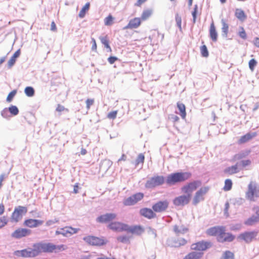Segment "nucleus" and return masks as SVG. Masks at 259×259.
<instances>
[{
	"label": "nucleus",
	"mask_w": 259,
	"mask_h": 259,
	"mask_svg": "<svg viewBox=\"0 0 259 259\" xmlns=\"http://www.w3.org/2000/svg\"><path fill=\"white\" fill-rule=\"evenodd\" d=\"M206 234L209 236H215L218 242H231L235 239V236L230 232H226V228L223 226H216L207 229Z\"/></svg>",
	"instance_id": "obj_1"
},
{
	"label": "nucleus",
	"mask_w": 259,
	"mask_h": 259,
	"mask_svg": "<svg viewBox=\"0 0 259 259\" xmlns=\"http://www.w3.org/2000/svg\"><path fill=\"white\" fill-rule=\"evenodd\" d=\"M36 246L39 255L41 253H52L58 252L59 251L65 250L67 249V246L64 244L56 245L51 243L38 242L36 243Z\"/></svg>",
	"instance_id": "obj_2"
},
{
	"label": "nucleus",
	"mask_w": 259,
	"mask_h": 259,
	"mask_svg": "<svg viewBox=\"0 0 259 259\" xmlns=\"http://www.w3.org/2000/svg\"><path fill=\"white\" fill-rule=\"evenodd\" d=\"M191 174L188 172H178L168 175L166 179V183L168 185H174L177 183L185 182L190 178Z\"/></svg>",
	"instance_id": "obj_3"
},
{
	"label": "nucleus",
	"mask_w": 259,
	"mask_h": 259,
	"mask_svg": "<svg viewBox=\"0 0 259 259\" xmlns=\"http://www.w3.org/2000/svg\"><path fill=\"white\" fill-rule=\"evenodd\" d=\"M201 185V182L199 180L193 181L187 183L181 188V192L187 196H190L192 199V194Z\"/></svg>",
	"instance_id": "obj_4"
},
{
	"label": "nucleus",
	"mask_w": 259,
	"mask_h": 259,
	"mask_svg": "<svg viewBox=\"0 0 259 259\" xmlns=\"http://www.w3.org/2000/svg\"><path fill=\"white\" fill-rule=\"evenodd\" d=\"M251 161L249 159L242 160L240 162H237L235 165L228 167L224 170V172L227 175H232L238 172L241 167H245L250 165Z\"/></svg>",
	"instance_id": "obj_5"
},
{
	"label": "nucleus",
	"mask_w": 259,
	"mask_h": 259,
	"mask_svg": "<svg viewBox=\"0 0 259 259\" xmlns=\"http://www.w3.org/2000/svg\"><path fill=\"white\" fill-rule=\"evenodd\" d=\"M245 196L247 199L252 201H254L255 198L259 197V187L255 183L252 181L249 183Z\"/></svg>",
	"instance_id": "obj_6"
},
{
	"label": "nucleus",
	"mask_w": 259,
	"mask_h": 259,
	"mask_svg": "<svg viewBox=\"0 0 259 259\" xmlns=\"http://www.w3.org/2000/svg\"><path fill=\"white\" fill-rule=\"evenodd\" d=\"M14 254L17 256L26 258L34 257L38 255L35 243L33 244L32 248L15 251Z\"/></svg>",
	"instance_id": "obj_7"
},
{
	"label": "nucleus",
	"mask_w": 259,
	"mask_h": 259,
	"mask_svg": "<svg viewBox=\"0 0 259 259\" xmlns=\"http://www.w3.org/2000/svg\"><path fill=\"white\" fill-rule=\"evenodd\" d=\"M27 212V208L25 206H18L15 208L11 216V221L13 223H18L24 215Z\"/></svg>",
	"instance_id": "obj_8"
},
{
	"label": "nucleus",
	"mask_w": 259,
	"mask_h": 259,
	"mask_svg": "<svg viewBox=\"0 0 259 259\" xmlns=\"http://www.w3.org/2000/svg\"><path fill=\"white\" fill-rule=\"evenodd\" d=\"M83 240L89 245L92 246H101L104 245L108 242L104 237H98L94 236H88L83 237Z\"/></svg>",
	"instance_id": "obj_9"
},
{
	"label": "nucleus",
	"mask_w": 259,
	"mask_h": 259,
	"mask_svg": "<svg viewBox=\"0 0 259 259\" xmlns=\"http://www.w3.org/2000/svg\"><path fill=\"white\" fill-rule=\"evenodd\" d=\"M166 181L163 176H155L149 179L145 183V187L150 189L153 188L163 185Z\"/></svg>",
	"instance_id": "obj_10"
},
{
	"label": "nucleus",
	"mask_w": 259,
	"mask_h": 259,
	"mask_svg": "<svg viewBox=\"0 0 259 259\" xmlns=\"http://www.w3.org/2000/svg\"><path fill=\"white\" fill-rule=\"evenodd\" d=\"M209 190V187L208 186L201 187L195 192L192 198V204L196 205L200 202L204 200V196L207 194Z\"/></svg>",
	"instance_id": "obj_11"
},
{
	"label": "nucleus",
	"mask_w": 259,
	"mask_h": 259,
	"mask_svg": "<svg viewBox=\"0 0 259 259\" xmlns=\"http://www.w3.org/2000/svg\"><path fill=\"white\" fill-rule=\"evenodd\" d=\"M212 246L210 241L202 240L196 243H192L191 245V249L197 252H201L206 250Z\"/></svg>",
	"instance_id": "obj_12"
},
{
	"label": "nucleus",
	"mask_w": 259,
	"mask_h": 259,
	"mask_svg": "<svg viewBox=\"0 0 259 259\" xmlns=\"http://www.w3.org/2000/svg\"><path fill=\"white\" fill-rule=\"evenodd\" d=\"M108 227L115 232L127 231L129 230V226L127 224L119 222H111Z\"/></svg>",
	"instance_id": "obj_13"
},
{
	"label": "nucleus",
	"mask_w": 259,
	"mask_h": 259,
	"mask_svg": "<svg viewBox=\"0 0 259 259\" xmlns=\"http://www.w3.org/2000/svg\"><path fill=\"white\" fill-rule=\"evenodd\" d=\"M191 198L190 196H187L183 194V195L179 196L175 198L173 200V204L177 206H184L189 203Z\"/></svg>",
	"instance_id": "obj_14"
},
{
	"label": "nucleus",
	"mask_w": 259,
	"mask_h": 259,
	"mask_svg": "<svg viewBox=\"0 0 259 259\" xmlns=\"http://www.w3.org/2000/svg\"><path fill=\"white\" fill-rule=\"evenodd\" d=\"M31 231L26 228H19L16 229L12 234L11 237L15 239H20L30 235Z\"/></svg>",
	"instance_id": "obj_15"
},
{
	"label": "nucleus",
	"mask_w": 259,
	"mask_h": 259,
	"mask_svg": "<svg viewBox=\"0 0 259 259\" xmlns=\"http://www.w3.org/2000/svg\"><path fill=\"white\" fill-rule=\"evenodd\" d=\"M257 233V231L245 232L240 234L238 238L248 243L255 239Z\"/></svg>",
	"instance_id": "obj_16"
},
{
	"label": "nucleus",
	"mask_w": 259,
	"mask_h": 259,
	"mask_svg": "<svg viewBox=\"0 0 259 259\" xmlns=\"http://www.w3.org/2000/svg\"><path fill=\"white\" fill-rule=\"evenodd\" d=\"M78 230V229L73 228L71 227H66L60 229V230L56 231L55 234L57 235H62L64 236L68 237L76 233Z\"/></svg>",
	"instance_id": "obj_17"
},
{
	"label": "nucleus",
	"mask_w": 259,
	"mask_h": 259,
	"mask_svg": "<svg viewBox=\"0 0 259 259\" xmlns=\"http://www.w3.org/2000/svg\"><path fill=\"white\" fill-rule=\"evenodd\" d=\"M169 203L167 200L159 201L152 206V209L156 212L164 211L168 208Z\"/></svg>",
	"instance_id": "obj_18"
},
{
	"label": "nucleus",
	"mask_w": 259,
	"mask_h": 259,
	"mask_svg": "<svg viewBox=\"0 0 259 259\" xmlns=\"http://www.w3.org/2000/svg\"><path fill=\"white\" fill-rule=\"evenodd\" d=\"M116 218L115 213H109L100 215L96 219V221L100 223H107L114 220Z\"/></svg>",
	"instance_id": "obj_19"
},
{
	"label": "nucleus",
	"mask_w": 259,
	"mask_h": 259,
	"mask_svg": "<svg viewBox=\"0 0 259 259\" xmlns=\"http://www.w3.org/2000/svg\"><path fill=\"white\" fill-rule=\"evenodd\" d=\"M44 223V221L39 220L29 219L24 221L23 225L27 227L33 228L37 227L41 225Z\"/></svg>",
	"instance_id": "obj_20"
},
{
	"label": "nucleus",
	"mask_w": 259,
	"mask_h": 259,
	"mask_svg": "<svg viewBox=\"0 0 259 259\" xmlns=\"http://www.w3.org/2000/svg\"><path fill=\"white\" fill-rule=\"evenodd\" d=\"M141 20L139 17H135L130 20L128 23L123 29H135L139 27L141 24Z\"/></svg>",
	"instance_id": "obj_21"
},
{
	"label": "nucleus",
	"mask_w": 259,
	"mask_h": 259,
	"mask_svg": "<svg viewBox=\"0 0 259 259\" xmlns=\"http://www.w3.org/2000/svg\"><path fill=\"white\" fill-rule=\"evenodd\" d=\"M140 213L141 215L149 219L154 218L156 217V214L154 213L153 210L150 208H144L140 210Z\"/></svg>",
	"instance_id": "obj_22"
},
{
	"label": "nucleus",
	"mask_w": 259,
	"mask_h": 259,
	"mask_svg": "<svg viewBox=\"0 0 259 259\" xmlns=\"http://www.w3.org/2000/svg\"><path fill=\"white\" fill-rule=\"evenodd\" d=\"M209 33L211 39L214 42L217 41L218 34L213 21H212L210 25Z\"/></svg>",
	"instance_id": "obj_23"
},
{
	"label": "nucleus",
	"mask_w": 259,
	"mask_h": 259,
	"mask_svg": "<svg viewBox=\"0 0 259 259\" xmlns=\"http://www.w3.org/2000/svg\"><path fill=\"white\" fill-rule=\"evenodd\" d=\"M174 231L178 236H180L188 233L189 229L184 225H175L174 227Z\"/></svg>",
	"instance_id": "obj_24"
},
{
	"label": "nucleus",
	"mask_w": 259,
	"mask_h": 259,
	"mask_svg": "<svg viewBox=\"0 0 259 259\" xmlns=\"http://www.w3.org/2000/svg\"><path fill=\"white\" fill-rule=\"evenodd\" d=\"M257 135L256 133H247L245 135L241 137L240 139L238 140V143L239 144H242L245 143L250 140H251L253 138L255 137Z\"/></svg>",
	"instance_id": "obj_25"
},
{
	"label": "nucleus",
	"mask_w": 259,
	"mask_h": 259,
	"mask_svg": "<svg viewBox=\"0 0 259 259\" xmlns=\"http://www.w3.org/2000/svg\"><path fill=\"white\" fill-rule=\"evenodd\" d=\"M203 255V252L194 251L188 253L183 259H200Z\"/></svg>",
	"instance_id": "obj_26"
},
{
	"label": "nucleus",
	"mask_w": 259,
	"mask_h": 259,
	"mask_svg": "<svg viewBox=\"0 0 259 259\" xmlns=\"http://www.w3.org/2000/svg\"><path fill=\"white\" fill-rule=\"evenodd\" d=\"M131 233L137 235H140L145 231V229L141 226H134L132 228L129 227L128 231Z\"/></svg>",
	"instance_id": "obj_27"
},
{
	"label": "nucleus",
	"mask_w": 259,
	"mask_h": 259,
	"mask_svg": "<svg viewBox=\"0 0 259 259\" xmlns=\"http://www.w3.org/2000/svg\"><path fill=\"white\" fill-rule=\"evenodd\" d=\"M235 17L240 21L243 22L246 18L247 16L244 11L241 9H236L235 12Z\"/></svg>",
	"instance_id": "obj_28"
},
{
	"label": "nucleus",
	"mask_w": 259,
	"mask_h": 259,
	"mask_svg": "<svg viewBox=\"0 0 259 259\" xmlns=\"http://www.w3.org/2000/svg\"><path fill=\"white\" fill-rule=\"evenodd\" d=\"M177 107L179 110V114L183 119H185L186 117V111L185 105L180 102H178L177 104Z\"/></svg>",
	"instance_id": "obj_29"
},
{
	"label": "nucleus",
	"mask_w": 259,
	"mask_h": 259,
	"mask_svg": "<svg viewBox=\"0 0 259 259\" xmlns=\"http://www.w3.org/2000/svg\"><path fill=\"white\" fill-rule=\"evenodd\" d=\"M20 50H18L15 52L12 57L9 60L8 65L9 68L12 67L14 65L16 62V59L20 56Z\"/></svg>",
	"instance_id": "obj_30"
},
{
	"label": "nucleus",
	"mask_w": 259,
	"mask_h": 259,
	"mask_svg": "<svg viewBox=\"0 0 259 259\" xmlns=\"http://www.w3.org/2000/svg\"><path fill=\"white\" fill-rule=\"evenodd\" d=\"M259 222V218L258 217L252 215L250 218H248L247 220H246L244 224L248 226H252L254 225V224L257 223Z\"/></svg>",
	"instance_id": "obj_31"
},
{
	"label": "nucleus",
	"mask_w": 259,
	"mask_h": 259,
	"mask_svg": "<svg viewBox=\"0 0 259 259\" xmlns=\"http://www.w3.org/2000/svg\"><path fill=\"white\" fill-rule=\"evenodd\" d=\"M90 3L88 2L85 4V5L82 8L78 14V16L79 18H83L85 16L86 13L90 9Z\"/></svg>",
	"instance_id": "obj_32"
},
{
	"label": "nucleus",
	"mask_w": 259,
	"mask_h": 259,
	"mask_svg": "<svg viewBox=\"0 0 259 259\" xmlns=\"http://www.w3.org/2000/svg\"><path fill=\"white\" fill-rule=\"evenodd\" d=\"M220 259H235V254L230 250H226L223 252Z\"/></svg>",
	"instance_id": "obj_33"
},
{
	"label": "nucleus",
	"mask_w": 259,
	"mask_h": 259,
	"mask_svg": "<svg viewBox=\"0 0 259 259\" xmlns=\"http://www.w3.org/2000/svg\"><path fill=\"white\" fill-rule=\"evenodd\" d=\"M188 242V240L184 238H179L175 240L174 242V246L175 247H179L181 246H183L186 244Z\"/></svg>",
	"instance_id": "obj_34"
},
{
	"label": "nucleus",
	"mask_w": 259,
	"mask_h": 259,
	"mask_svg": "<svg viewBox=\"0 0 259 259\" xmlns=\"http://www.w3.org/2000/svg\"><path fill=\"white\" fill-rule=\"evenodd\" d=\"M152 14V10L150 9H147L143 11L142 15L141 20L143 21H145L149 19Z\"/></svg>",
	"instance_id": "obj_35"
},
{
	"label": "nucleus",
	"mask_w": 259,
	"mask_h": 259,
	"mask_svg": "<svg viewBox=\"0 0 259 259\" xmlns=\"http://www.w3.org/2000/svg\"><path fill=\"white\" fill-rule=\"evenodd\" d=\"M115 18L111 14H109L104 20V24L106 26H111L114 22Z\"/></svg>",
	"instance_id": "obj_36"
},
{
	"label": "nucleus",
	"mask_w": 259,
	"mask_h": 259,
	"mask_svg": "<svg viewBox=\"0 0 259 259\" xmlns=\"http://www.w3.org/2000/svg\"><path fill=\"white\" fill-rule=\"evenodd\" d=\"M100 39L101 42L104 45L105 47L109 50V51H111V48L109 45V39L108 36L100 37Z\"/></svg>",
	"instance_id": "obj_37"
},
{
	"label": "nucleus",
	"mask_w": 259,
	"mask_h": 259,
	"mask_svg": "<svg viewBox=\"0 0 259 259\" xmlns=\"http://www.w3.org/2000/svg\"><path fill=\"white\" fill-rule=\"evenodd\" d=\"M232 185H233V183H232L231 180L229 179H226L225 181V184H224V186L223 187V190L225 191H230L232 189Z\"/></svg>",
	"instance_id": "obj_38"
},
{
	"label": "nucleus",
	"mask_w": 259,
	"mask_h": 259,
	"mask_svg": "<svg viewBox=\"0 0 259 259\" xmlns=\"http://www.w3.org/2000/svg\"><path fill=\"white\" fill-rule=\"evenodd\" d=\"M144 194L143 193H137L133 195L132 197H133L134 200L135 201L136 204L139 201L141 200L144 198Z\"/></svg>",
	"instance_id": "obj_39"
},
{
	"label": "nucleus",
	"mask_w": 259,
	"mask_h": 259,
	"mask_svg": "<svg viewBox=\"0 0 259 259\" xmlns=\"http://www.w3.org/2000/svg\"><path fill=\"white\" fill-rule=\"evenodd\" d=\"M24 93L28 97H32L34 95V90L31 87H27L24 90Z\"/></svg>",
	"instance_id": "obj_40"
},
{
	"label": "nucleus",
	"mask_w": 259,
	"mask_h": 259,
	"mask_svg": "<svg viewBox=\"0 0 259 259\" xmlns=\"http://www.w3.org/2000/svg\"><path fill=\"white\" fill-rule=\"evenodd\" d=\"M123 203L125 206L133 205L136 204L132 196L124 199Z\"/></svg>",
	"instance_id": "obj_41"
},
{
	"label": "nucleus",
	"mask_w": 259,
	"mask_h": 259,
	"mask_svg": "<svg viewBox=\"0 0 259 259\" xmlns=\"http://www.w3.org/2000/svg\"><path fill=\"white\" fill-rule=\"evenodd\" d=\"M238 34L243 39H246L247 38L246 33L243 27H239V31L238 32Z\"/></svg>",
	"instance_id": "obj_42"
},
{
	"label": "nucleus",
	"mask_w": 259,
	"mask_h": 259,
	"mask_svg": "<svg viewBox=\"0 0 259 259\" xmlns=\"http://www.w3.org/2000/svg\"><path fill=\"white\" fill-rule=\"evenodd\" d=\"M200 52L201 55L204 57H207L208 56V51L205 45H203L200 47Z\"/></svg>",
	"instance_id": "obj_43"
},
{
	"label": "nucleus",
	"mask_w": 259,
	"mask_h": 259,
	"mask_svg": "<svg viewBox=\"0 0 259 259\" xmlns=\"http://www.w3.org/2000/svg\"><path fill=\"white\" fill-rule=\"evenodd\" d=\"M8 222V219L6 216L0 217V229L5 227Z\"/></svg>",
	"instance_id": "obj_44"
},
{
	"label": "nucleus",
	"mask_w": 259,
	"mask_h": 259,
	"mask_svg": "<svg viewBox=\"0 0 259 259\" xmlns=\"http://www.w3.org/2000/svg\"><path fill=\"white\" fill-rule=\"evenodd\" d=\"M8 110L10 111V112L13 115H16L19 113V110L16 106H13V105L11 106L9 108Z\"/></svg>",
	"instance_id": "obj_45"
},
{
	"label": "nucleus",
	"mask_w": 259,
	"mask_h": 259,
	"mask_svg": "<svg viewBox=\"0 0 259 259\" xmlns=\"http://www.w3.org/2000/svg\"><path fill=\"white\" fill-rule=\"evenodd\" d=\"M144 160L145 156L144 154L142 153L139 154L136 160V165H139L140 163L143 164L144 162Z\"/></svg>",
	"instance_id": "obj_46"
},
{
	"label": "nucleus",
	"mask_w": 259,
	"mask_h": 259,
	"mask_svg": "<svg viewBox=\"0 0 259 259\" xmlns=\"http://www.w3.org/2000/svg\"><path fill=\"white\" fill-rule=\"evenodd\" d=\"M16 94H17V90H14L12 91V92H11L8 94V95L7 96V101L8 102H11Z\"/></svg>",
	"instance_id": "obj_47"
},
{
	"label": "nucleus",
	"mask_w": 259,
	"mask_h": 259,
	"mask_svg": "<svg viewBox=\"0 0 259 259\" xmlns=\"http://www.w3.org/2000/svg\"><path fill=\"white\" fill-rule=\"evenodd\" d=\"M197 13H198V6L197 5H195L194 6V10L192 12V15L193 16V23H195L196 22Z\"/></svg>",
	"instance_id": "obj_48"
},
{
	"label": "nucleus",
	"mask_w": 259,
	"mask_h": 259,
	"mask_svg": "<svg viewBox=\"0 0 259 259\" xmlns=\"http://www.w3.org/2000/svg\"><path fill=\"white\" fill-rule=\"evenodd\" d=\"M257 64V62L254 59H252L249 61V69L253 71L254 69L255 66Z\"/></svg>",
	"instance_id": "obj_49"
},
{
	"label": "nucleus",
	"mask_w": 259,
	"mask_h": 259,
	"mask_svg": "<svg viewBox=\"0 0 259 259\" xmlns=\"http://www.w3.org/2000/svg\"><path fill=\"white\" fill-rule=\"evenodd\" d=\"M245 156H246V155L243 153L236 154L235 155H234V156L233 157V160L236 161V160H240V159L243 158L244 157H245Z\"/></svg>",
	"instance_id": "obj_50"
},
{
	"label": "nucleus",
	"mask_w": 259,
	"mask_h": 259,
	"mask_svg": "<svg viewBox=\"0 0 259 259\" xmlns=\"http://www.w3.org/2000/svg\"><path fill=\"white\" fill-rule=\"evenodd\" d=\"M245 156H246V155L243 153L236 154L235 155H234V156L233 157V160L236 161V160H240V159L243 158L244 157H245Z\"/></svg>",
	"instance_id": "obj_51"
},
{
	"label": "nucleus",
	"mask_w": 259,
	"mask_h": 259,
	"mask_svg": "<svg viewBox=\"0 0 259 259\" xmlns=\"http://www.w3.org/2000/svg\"><path fill=\"white\" fill-rule=\"evenodd\" d=\"M176 21L177 24L179 28L181 29L182 28V18L178 14H177L176 15Z\"/></svg>",
	"instance_id": "obj_52"
},
{
	"label": "nucleus",
	"mask_w": 259,
	"mask_h": 259,
	"mask_svg": "<svg viewBox=\"0 0 259 259\" xmlns=\"http://www.w3.org/2000/svg\"><path fill=\"white\" fill-rule=\"evenodd\" d=\"M117 114V111H113L109 112L107 115V117L109 119H114L116 118Z\"/></svg>",
	"instance_id": "obj_53"
},
{
	"label": "nucleus",
	"mask_w": 259,
	"mask_h": 259,
	"mask_svg": "<svg viewBox=\"0 0 259 259\" xmlns=\"http://www.w3.org/2000/svg\"><path fill=\"white\" fill-rule=\"evenodd\" d=\"M229 26L228 24L225 22L223 23L222 31L225 35H227L228 32Z\"/></svg>",
	"instance_id": "obj_54"
},
{
	"label": "nucleus",
	"mask_w": 259,
	"mask_h": 259,
	"mask_svg": "<svg viewBox=\"0 0 259 259\" xmlns=\"http://www.w3.org/2000/svg\"><path fill=\"white\" fill-rule=\"evenodd\" d=\"M86 105H87V108L88 109H89L91 107V106H92V105H93V104L94 103V99H88L87 100H86Z\"/></svg>",
	"instance_id": "obj_55"
},
{
	"label": "nucleus",
	"mask_w": 259,
	"mask_h": 259,
	"mask_svg": "<svg viewBox=\"0 0 259 259\" xmlns=\"http://www.w3.org/2000/svg\"><path fill=\"white\" fill-rule=\"evenodd\" d=\"M117 240L121 242H126L128 241V238L126 236H120Z\"/></svg>",
	"instance_id": "obj_56"
},
{
	"label": "nucleus",
	"mask_w": 259,
	"mask_h": 259,
	"mask_svg": "<svg viewBox=\"0 0 259 259\" xmlns=\"http://www.w3.org/2000/svg\"><path fill=\"white\" fill-rule=\"evenodd\" d=\"M117 58L116 57L111 56L108 58V61L110 64H113L117 60Z\"/></svg>",
	"instance_id": "obj_57"
},
{
	"label": "nucleus",
	"mask_w": 259,
	"mask_h": 259,
	"mask_svg": "<svg viewBox=\"0 0 259 259\" xmlns=\"http://www.w3.org/2000/svg\"><path fill=\"white\" fill-rule=\"evenodd\" d=\"M56 110L58 112H61L64 110H66L67 111H68L67 109H65L63 106L60 104L58 105L57 107L56 108Z\"/></svg>",
	"instance_id": "obj_58"
},
{
	"label": "nucleus",
	"mask_w": 259,
	"mask_h": 259,
	"mask_svg": "<svg viewBox=\"0 0 259 259\" xmlns=\"http://www.w3.org/2000/svg\"><path fill=\"white\" fill-rule=\"evenodd\" d=\"M253 45L257 48H259V37H255L253 41Z\"/></svg>",
	"instance_id": "obj_59"
},
{
	"label": "nucleus",
	"mask_w": 259,
	"mask_h": 259,
	"mask_svg": "<svg viewBox=\"0 0 259 259\" xmlns=\"http://www.w3.org/2000/svg\"><path fill=\"white\" fill-rule=\"evenodd\" d=\"M51 30L53 31H56L57 30V27L54 21H53L51 23Z\"/></svg>",
	"instance_id": "obj_60"
},
{
	"label": "nucleus",
	"mask_w": 259,
	"mask_h": 259,
	"mask_svg": "<svg viewBox=\"0 0 259 259\" xmlns=\"http://www.w3.org/2000/svg\"><path fill=\"white\" fill-rule=\"evenodd\" d=\"M92 42H93V45H92V50L96 51V50H97V44H96V40H95V39L94 38H93L92 39Z\"/></svg>",
	"instance_id": "obj_61"
},
{
	"label": "nucleus",
	"mask_w": 259,
	"mask_h": 259,
	"mask_svg": "<svg viewBox=\"0 0 259 259\" xmlns=\"http://www.w3.org/2000/svg\"><path fill=\"white\" fill-rule=\"evenodd\" d=\"M5 210V205L3 203L0 204V215H2L4 213Z\"/></svg>",
	"instance_id": "obj_62"
},
{
	"label": "nucleus",
	"mask_w": 259,
	"mask_h": 259,
	"mask_svg": "<svg viewBox=\"0 0 259 259\" xmlns=\"http://www.w3.org/2000/svg\"><path fill=\"white\" fill-rule=\"evenodd\" d=\"M79 189V186H78V183H76V184L74 186L73 192H74L75 194H76V193H78Z\"/></svg>",
	"instance_id": "obj_63"
},
{
	"label": "nucleus",
	"mask_w": 259,
	"mask_h": 259,
	"mask_svg": "<svg viewBox=\"0 0 259 259\" xmlns=\"http://www.w3.org/2000/svg\"><path fill=\"white\" fill-rule=\"evenodd\" d=\"M8 111V110L7 108L4 109L2 111V113H1L3 117H7Z\"/></svg>",
	"instance_id": "obj_64"
}]
</instances>
